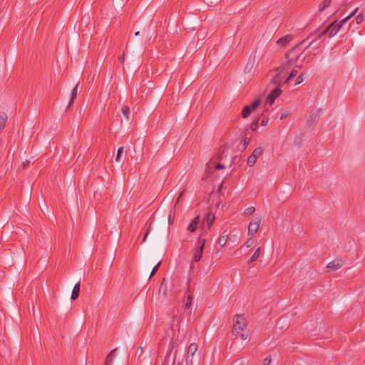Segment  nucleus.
Listing matches in <instances>:
<instances>
[{
  "label": "nucleus",
  "mask_w": 365,
  "mask_h": 365,
  "mask_svg": "<svg viewBox=\"0 0 365 365\" xmlns=\"http://www.w3.org/2000/svg\"><path fill=\"white\" fill-rule=\"evenodd\" d=\"M289 115V113L288 112H283L281 113L280 119L284 120V119L287 118Z\"/></svg>",
  "instance_id": "36"
},
{
  "label": "nucleus",
  "mask_w": 365,
  "mask_h": 365,
  "mask_svg": "<svg viewBox=\"0 0 365 365\" xmlns=\"http://www.w3.org/2000/svg\"><path fill=\"white\" fill-rule=\"evenodd\" d=\"M139 34H140V32H139V31H136V32L135 33V36H138Z\"/></svg>",
  "instance_id": "46"
},
{
  "label": "nucleus",
  "mask_w": 365,
  "mask_h": 365,
  "mask_svg": "<svg viewBox=\"0 0 365 365\" xmlns=\"http://www.w3.org/2000/svg\"><path fill=\"white\" fill-rule=\"evenodd\" d=\"M320 112H321V108L315 110L310 115L309 119L307 123L309 126L312 125L314 123V122L317 121L319 118Z\"/></svg>",
  "instance_id": "12"
},
{
  "label": "nucleus",
  "mask_w": 365,
  "mask_h": 365,
  "mask_svg": "<svg viewBox=\"0 0 365 365\" xmlns=\"http://www.w3.org/2000/svg\"><path fill=\"white\" fill-rule=\"evenodd\" d=\"M268 120L267 119H262L260 122V124L262 126H265L267 124Z\"/></svg>",
  "instance_id": "40"
},
{
  "label": "nucleus",
  "mask_w": 365,
  "mask_h": 365,
  "mask_svg": "<svg viewBox=\"0 0 365 365\" xmlns=\"http://www.w3.org/2000/svg\"><path fill=\"white\" fill-rule=\"evenodd\" d=\"M192 297L191 295L187 296V302L185 304V309H188L192 304Z\"/></svg>",
  "instance_id": "27"
},
{
  "label": "nucleus",
  "mask_w": 365,
  "mask_h": 365,
  "mask_svg": "<svg viewBox=\"0 0 365 365\" xmlns=\"http://www.w3.org/2000/svg\"><path fill=\"white\" fill-rule=\"evenodd\" d=\"M344 263L343 261L340 259H336L331 262H329L327 267L326 269H327V272L329 271H336L341 268L343 266Z\"/></svg>",
  "instance_id": "9"
},
{
  "label": "nucleus",
  "mask_w": 365,
  "mask_h": 365,
  "mask_svg": "<svg viewBox=\"0 0 365 365\" xmlns=\"http://www.w3.org/2000/svg\"><path fill=\"white\" fill-rule=\"evenodd\" d=\"M284 322H286V318L284 317H281L278 322H277V326H279L280 324H283Z\"/></svg>",
  "instance_id": "37"
},
{
  "label": "nucleus",
  "mask_w": 365,
  "mask_h": 365,
  "mask_svg": "<svg viewBox=\"0 0 365 365\" xmlns=\"http://www.w3.org/2000/svg\"><path fill=\"white\" fill-rule=\"evenodd\" d=\"M225 168V166H224L222 164H221V163H217V164H216V165H215V169H216V170L222 169V168Z\"/></svg>",
  "instance_id": "39"
},
{
  "label": "nucleus",
  "mask_w": 365,
  "mask_h": 365,
  "mask_svg": "<svg viewBox=\"0 0 365 365\" xmlns=\"http://www.w3.org/2000/svg\"><path fill=\"white\" fill-rule=\"evenodd\" d=\"M250 141H251V138H248L247 136L243 138V144L242 145H238V149L242 150V151H244L247 148V146L250 143Z\"/></svg>",
  "instance_id": "21"
},
{
  "label": "nucleus",
  "mask_w": 365,
  "mask_h": 365,
  "mask_svg": "<svg viewBox=\"0 0 365 365\" xmlns=\"http://www.w3.org/2000/svg\"><path fill=\"white\" fill-rule=\"evenodd\" d=\"M200 216H196L192 221L190 223V225H188L187 230L191 232H194L196 230H197V225L200 222Z\"/></svg>",
  "instance_id": "13"
},
{
  "label": "nucleus",
  "mask_w": 365,
  "mask_h": 365,
  "mask_svg": "<svg viewBox=\"0 0 365 365\" xmlns=\"http://www.w3.org/2000/svg\"><path fill=\"white\" fill-rule=\"evenodd\" d=\"M304 42V41L299 42L286 53V61L282 65L283 70L287 69L299 60L303 52V51L301 50L300 46Z\"/></svg>",
  "instance_id": "2"
},
{
  "label": "nucleus",
  "mask_w": 365,
  "mask_h": 365,
  "mask_svg": "<svg viewBox=\"0 0 365 365\" xmlns=\"http://www.w3.org/2000/svg\"><path fill=\"white\" fill-rule=\"evenodd\" d=\"M283 328H284V327H283V326H281V327H279V329H283Z\"/></svg>",
  "instance_id": "52"
},
{
  "label": "nucleus",
  "mask_w": 365,
  "mask_h": 365,
  "mask_svg": "<svg viewBox=\"0 0 365 365\" xmlns=\"http://www.w3.org/2000/svg\"><path fill=\"white\" fill-rule=\"evenodd\" d=\"M182 193L181 192V193L180 194V195L178 196V201L179 200V199H180V197L182 196Z\"/></svg>",
  "instance_id": "47"
},
{
  "label": "nucleus",
  "mask_w": 365,
  "mask_h": 365,
  "mask_svg": "<svg viewBox=\"0 0 365 365\" xmlns=\"http://www.w3.org/2000/svg\"><path fill=\"white\" fill-rule=\"evenodd\" d=\"M261 248L258 247L252 255L253 259H257L260 256Z\"/></svg>",
  "instance_id": "29"
},
{
  "label": "nucleus",
  "mask_w": 365,
  "mask_h": 365,
  "mask_svg": "<svg viewBox=\"0 0 365 365\" xmlns=\"http://www.w3.org/2000/svg\"><path fill=\"white\" fill-rule=\"evenodd\" d=\"M271 361H272V359H271L270 356H267V357L263 360V364H264V365H269V364H271Z\"/></svg>",
  "instance_id": "34"
},
{
  "label": "nucleus",
  "mask_w": 365,
  "mask_h": 365,
  "mask_svg": "<svg viewBox=\"0 0 365 365\" xmlns=\"http://www.w3.org/2000/svg\"><path fill=\"white\" fill-rule=\"evenodd\" d=\"M331 0H324L319 6V11H322L331 4Z\"/></svg>",
  "instance_id": "22"
},
{
  "label": "nucleus",
  "mask_w": 365,
  "mask_h": 365,
  "mask_svg": "<svg viewBox=\"0 0 365 365\" xmlns=\"http://www.w3.org/2000/svg\"><path fill=\"white\" fill-rule=\"evenodd\" d=\"M117 350V348L113 349L110 353L107 355L105 361V365H112L113 358L115 356V353Z\"/></svg>",
  "instance_id": "15"
},
{
  "label": "nucleus",
  "mask_w": 365,
  "mask_h": 365,
  "mask_svg": "<svg viewBox=\"0 0 365 365\" xmlns=\"http://www.w3.org/2000/svg\"><path fill=\"white\" fill-rule=\"evenodd\" d=\"M258 123H259V118L257 119L255 121L252 122V123L251 124V126H250L251 129L252 130H255L258 127Z\"/></svg>",
  "instance_id": "31"
},
{
  "label": "nucleus",
  "mask_w": 365,
  "mask_h": 365,
  "mask_svg": "<svg viewBox=\"0 0 365 365\" xmlns=\"http://www.w3.org/2000/svg\"><path fill=\"white\" fill-rule=\"evenodd\" d=\"M197 350V345L195 343H191L187 348L186 363L187 364H192V359L195 352Z\"/></svg>",
  "instance_id": "7"
},
{
  "label": "nucleus",
  "mask_w": 365,
  "mask_h": 365,
  "mask_svg": "<svg viewBox=\"0 0 365 365\" xmlns=\"http://www.w3.org/2000/svg\"><path fill=\"white\" fill-rule=\"evenodd\" d=\"M255 207L250 206L245 210L243 215L245 216H249V215H251L252 214H253L255 212Z\"/></svg>",
  "instance_id": "23"
},
{
  "label": "nucleus",
  "mask_w": 365,
  "mask_h": 365,
  "mask_svg": "<svg viewBox=\"0 0 365 365\" xmlns=\"http://www.w3.org/2000/svg\"><path fill=\"white\" fill-rule=\"evenodd\" d=\"M233 323L232 332H237V330L243 331L247 326L246 319L242 315H235L233 317Z\"/></svg>",
  "instance_id": "4"
},
{
  "label": "nucleus",
  "mask_w": 365,
  "mask_h": 365,
  "mask_svg": "<svg viewBox=\"0 0 365 365\" xmlns=\"http://www.w3.org/2000/svg\"><path fill=\"white\" fill-rule=\"evenodd\" d=\"M256 261V259H253L252 258V256L250 258V259H248L247 261V264H251L253 262Z\"/></svg>",
  "instance_id": "41"
},
{
  "label": "nucleus",
  "mask_w": 365,
  "mask_h": 365,
  "mask_svg": "<svg viewBox=\"0 0 365 365\" xmlns=\"http://www.w3.org/2000/svg\"><path fill=\"white\" fill-rule=\"evenodd\" d=\"M292 39V36L286 35L277 41V43L283 46H286Z\"/></svg>",
  "instance_id": "18"
},
{
  "label": "nucleus",
  "mask_w": 365,
  "mask_h": 365,
  "mask_svg": "<svg viewBox=\"0 0 365 365\" xmlns=\"http://www.w3.org/2000/svg\"><path fill=\"white\" fill-rule=\"evenodd\" d=\"M160 262H159L152 269V272H151V274L149 277V278L152 277L156 272L159 269V267H160Z\"/></svg>",
  "instance_id": "30"
},
{
  "label": "nucleus",
  "mask_w": 365,
  "mask_h": 365,
  "mask_svg": "<svg viewBox=\"0 0 365 365\" xmlns=\"http://www.w3.org/2000/svg\"><path fill=\"white\" fill-rule=\"evenodd\" d=\"M123 147H120L118 149V151H117V155H116V157H115V161L116 162H120V156L123 153Z\"/></svg>",
  "instance_id": "25"
},
{
  "label": "nucleus",
  "mask_w": 365,
  "mask_h": 365,
  "mask_svg": "<svg viewBox=\"0 0 365 365\" xmlns=\"http://www.w3.org/2000/svg\"><path fill=\"white\" fill-rule=\"evenodd\" d=\"M262 153L263 149L261 147L256 148L247 159V165L252 167Z\"/></svg>",
  "instance_id": "6"
},
{
  "label": "nucleus",
  "mask_w": 365,
  "mask_h": 365,
  "mask_svg": "<svg viewBox=\"0 0 365 365\" xmlns=\"http://www.w3.org/2000/svg\"><path fill=\"white\" fill-rule=\"evenodd\" d=\"M254 243V240L252 238H250L248 239L245 242V246L246 247H250L252 245V244Z\"/></svg>",
  "instance_id": "32"
},
{
  "label": "nucleus",
  "mask_w": 365,
  "mask_h": 365,
  "mask_svg": "<svg viewBox=\"0 0 365 365\" xmlns=\"http://www.w3.org/2000/svg\"><path fill=\"white\" fill-rule=\"evenodd\" d=\"M78 85H79V83H78L75 86V87L73 88V89L72 91L71 96V100H70V102H69V104H68V107H70L73 104L74 100L76 98L77 90H78Z\"/></svg>",
  "instance_id": "20"
},
{
  "label": "nucleus",
  "mask_w": 365,
  "mask_h": 365,
  "mask_svg": "<svg viewBox=\"0 0 365 365\" xmlns=\"http://www.w3.org/2000/svg\"><path fill=\"white\" fill-rule=\"evenodd\" d=\"M80 287H81V284H80V282H77L73 289V291H72V294H71V299L72 300H76V299H78V296H79V293H80Z\"/></svg>",
  "instance_id": "14"
},
{
  "label": "nucleus",
  "mask_w": 365,
  "mask_h": 365,
  "mask_svg": "<svg viewBox=\"0 0 365 365\" xmlns=\"http://www.w3.org/2000/svg\"><path fill=\"white\" fill-rule=\"evenodd\" d=\"M212 163L211 162H209L208 163H207V167H210Z\"/></svg>",
  "instance_id": "45"
},
{
  "label": "nucleus",
  "mask_w": 365,
  "mask_h": 365,
  "mask_svg": "<svg viewBox=\"0 0 365 365\" xmlns=\"http://www.w3.org/2000/svg\"><path fill=\"white\" fill-rule=\"evenodd\" d=\"M225 152V148H223V147H221V148H220L219 151H218V153H217V156H216V158H217V160H222V158H223V155H224Z\"/></svg>",
  "instance_id": "26"
},
{
  "label": "nucleus",
  "mask_w": 365,
  "mask_h": 365,
  "mask_svg": "<svg viewBox=\"0 0 365 365\" xmlns=\"http://www.w3.org/2000/svg\"><path fill=\"white\" fill-rule=\"evenodd\" d=\"M148 232H149V230H147V232H145V235H144V237H143V242H145V239H146V237H148Z\"/></svg>",
  "instance_id": "42"
},
{
  "label": "nucleus",
  "mask_w": 365,
  "mask_h": 365,
  "mask_svg": "<svg viewBox=\"0 0 365 365\" xmlns=\"http://www.w3.org/2000/svg\"><path fill=\"white\" fill-rule=\"evenodd\" d=\"M261 103L259 98L255 100L251 105L245 106L242 111L243 118H247L252 111L255 110Z\"/></svg>",
  "instance_id": "5"
},
{
  "label": "nucleus",
  "mask_w": 365,
  "mask_h": 365,
  "mask_svg": "<svg viewBox=\"0 0 365 365\" xmlns=\"http://www.w3.org/2000/svg\"><path fill=\"white\" fill-rule=\"evenodd\" d=\"M359 10V8H356L349 16L343 19L340 21H337L335 20L334 22H332L331 24H329L317 38H315L308 46L307 47L310 46L314 41H316L317 39L320 38L322 36L325 34H328L329 37L331 38L336 35L337 32L339 31L341 27L352 16H354L357 11Z\"/></svg>",
  "instance_id": "1"
},
{
  "label": "nucleus",
  "mask_w": 365,
  "mask_h": 365,
  "mask_svg": "<svg viewBox=\"0 0 365 365\" xmlns=\"http://www.w3.org/2000/svg\"><path fill=\"white\" fill-rule=\"evenodd\" d=\"M119 59H120V61L122 63L123 62V61H124V53L123 54V56H122L119 57Z\"/></svg>",
  "instance_id": "43"
},
{
  "label": "nucleus",
  "mask_w": 365,
  "mask_h": 365,
  "mask_svg": "<svg viewBox=\"0 0 365 365\" xmlns=\"http://www.w3.org/2000/svg\"><path fill=\"white\" fill-rule=\"evenodd\" d=\"M165 281V279H163V282H162V284L164 283Z\"/></svg>",
  "instance_id": "49"
},
{
  "label": "nucleus",
  "mask_w": 365,
  "mask_h": 365,
  "mask_svg": "<svg viewBox=\"0 0 365 365\" xmlns=\"http://www.w3.org/2000/svg\"><path fill=\"white\" fill-rule=\"evenodd\" d=\"M7 119V115L4 112H0V130L5 127Z\"/></svg>",
  "instance_id": "17"
},
{
  "label": "nucleus",
  "mask_w": 365,
  "mask_h": 365,
  "mask_svg": "<svg viewBox=\"0 0 365 365\" xmlns=\"http://www.w3.org/2000/svg\"><path fill=\"white\" fill-rule=\"evenodd\" d=\"M364 15L363 13H361L359 15H357V16L356 17V22L357 24H359L364 21Z\"/></svg>",
  "instance_id": "28"
},
{
  "label": "nucleus",
  "mask_w": 365,
  "mask_h": 365,
  "mask_svg": "<svg viewBox=\"0 0 365 365\" xmlns=\"http://www.w3.org/2000/svg\"><path fill=\"white\" fill-rule=\"evenodd\" d=\"M302 68V65L300 66H297L296 68H294V69H292V71H291L289 76L287 77V78L286 79L285 82L286 83H288L289 81H290L293 78H294L297 73H298V68Z\"/></svg>",
  "instance_id": "19"
},
{
  "label": "nucleus",
  "mask_w": 365,
  "mask_h": 365,
  "mask_svg": "<svg viewBox=\"0 0 365 365\" xmlns=\"http://www.w3.org/2000/svg\"><path fill=\"white\" fill-rule=\"evenodd\" d=\"M306 60V57L303 58L302 62H304Z\"/></svg>",
  "instance_id": "50"
},
{
  "label": "nucleus",
  "mask_w": 365,
  "mask_h": 365,
  "mask_svg": "<svg viewBox=\"0 0 365 365\" xmlns=\"http://www.w3.org/2000/svg\"><path fill=\"white\" fill-rule=\"evenodd\" d=\"M121 111L127 120H129L130 108L128 106H124L122 108Z\"/></svg>",
  "instance_id": "24"
},
{
  "label": "nucleus",
  "mask_w": 365,
  "mask_h": 365,
  "mask_svg": "<svg viewBox=\"0 0 365 365\" xmlns=\"http://www.w3.org/2000/svg\"><path fill=\"white\" fill-rule=\"evenodd\" d=\"M222 187V182L221 183V185L218 187V192H220L221 190Z\"/></svg>",
  "instance_id": "44"
},
{
  "label": "nucleus",
  "mask_w": 365,
  "mask_h": 365,
  "mask_svg": "<svg viewBox=\"0 0 365 365\" xmlns=\"http://www.w3.org/2000/svg\"><path fill=\"white\" fill-rule=\"evenodd\" d=\"M240 337L242 340H246L248 337V332L247 331H242V333L240 335Z\"/></svg>",
  "instance_id": "33"
},
{
  "label": "nucleus",
  "mask_w": 365,
  "mask_h": 365,
  "mask_svg": "<svg viewBox=\"0 0 365 365\" xmlns=\"http://www.w3.org/2000/svg\"><path fill=\"white\" fill-rule=\"evenodd\" d=\"M303 81H304V74H302L297 77V82H296L295 85H298V84L302 83Z\"/></svg>",
  "instance_id": "35"
},
{
  "label": "nucleus",
  "mask_w": 365,
  "mask_h": 365,
  "mask_svg": "<svg viewBox=\"0 0 365 365\" xmlns=\"http://www.w3.org/2000/svg\"><path fill=\"white\" fill-rule=\"evenodd\" d=\"M227 238H228V233H227V231H224L222 232V235L218 239V244L221 247H223L226 245Z\"/></svg>",
  "instance_id": "16"
},
{
  "label": "nucleus",
  "mask_w": 365,
  "mask_h": 365,
  "mask_svg": "<svg viewBox=\"0 0 365 365\" xmlns=\"http://www.w3.org/2000/svg\"><path fill=\"white\" fill-rule=\"evenodd\" d=\"M205 242L206 239L202 237V234H200L198 237L197 248L192 257L193 262H198L200 260L205 245Z\"/></svg>",
  "instance_id": "3"
},
{
  "label": "nucleus",
  "mask_w": 365,
  "mask_h": 365,
  "mask_svg": "<svg viewBox=\"0 0 365 365\" xmlns=\"http://www.w3.org/2000/svg\"><path fill=\"white\" fill-rule=\"evenodd\" d=\"M232 335L235 336V338L237 339L238 337H240V335L242 333V331L237 330V332H232Z\"/></svg>",
  "instance_id": "38"
},
{
  "label": "nucleus",
  "mask_w": 365,
  "mask_h": 365,
  "mask_svg": "<svg viewBox=\"0 0 365 365\" xmlns=\"http://www.w3.org/2000/svg\"><path fill=\"white\" fill-rule=\"evenodd\" d=\"M170 218H171V216L170 215L169 216V222H170Z\"/></svg>",
  "instance_id": "51"
},
{
  "label": "nucleus",
  "mask_w": 365,
  "mask_h": 365,
  "mask_svg": "<svg viewBox=\"0 0 365 365\" xmlns=\"http://www.w3.org/2000/svg\"><path fill=\"white\" fill-rule=\"evenodd\" d=\"M189 284H190V280H189V279H187V286L189 285Z\"/></svg>",
  "instance_id": "48"
},
{
  "label": "nucleus",
  "mask_w": 365,
  "mask_h": 365,
  "mask_svg": "<svg viewBox=\"0 0 365 365\" xmlns=\"http://www.w3.org/2000/svg\"><path fill=\"white\" fill-rule=\"evenodd\" d=\"M215 215L211 212H207V213L205 215L203 222H206L207 226L208 227V230H210V227L215 222Z\"/></svg>",
  "instance_id": "11"
},
{
  "label": "nucleus",
  "mask_w": 365,
  "mask_h": 365,
  "mask_svg": "<svg viewBox=\"0 0 365 365\" xmlns=\"http://www.w3.org/2000/svg\"><path fill=\"white\" fill-rule=\"evenodd\" d=\"M261 223V218L256 217L250 222L248 226V235L253 236L259 230Z\"/></svg>",
  "instance_id": "8"
},
{
  "label": "nucleus",
  "mask_w": 365,
  "mask_h": 365,
  "mask_svg": "<svg viewBox=\"0 0 365 365\" xmlns=\"http://www.w3.org/2000/svg\"><path fill=\"white\" fill-rule=\"evenodd\" d=\"M282 93V90L279 87L273 89L267 98V102L269 105H272L275 99Z\"/></svg>",
  "instance_id": "10"
}]
</instances>
